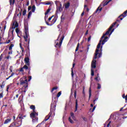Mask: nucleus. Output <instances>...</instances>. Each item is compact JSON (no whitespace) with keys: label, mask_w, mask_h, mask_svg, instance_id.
<instances>
[{"label":"nucleus","mask_w":127,"mask_h":127,"mask_svg":"<svg viewBox=\"0 0 127 127\" xmlns=\"http://www.w3.org/2000/svg\"><path fill=\"white\" fill-rule=\"evenodd\" d=\"M91 38H92V36H89L87 40L88 42H89V41L91 40Z\"/></svg>","instance_id":"nucleus-44"},{"label":"nucleus","mask_w":127,"mask_h":127,"mask_svg":"<svg viewBox=\"0 0 127 127\" xmlns=\"http://www.w3.org/2000/svg\"><path fill=\"white\" fill-rule=\"evenodd\" d=\"M10 86H11V83L8 85L6 87H7V88H6V91L7 92H8V90L9 89V87H10Z\"/></svg>","instance_id":"nucleus-35"},{"label":"nucleus","mask_w":127,"mask_h":127,"mask_svg":"<svg viewBox=\"0 0 127 127\" xmlns=\"http://www.w3.org/2000/svg\"><path fill=\"white\" fill-rule=\"evenodd\" d=\"M20 85H23L25 88L28 87V82L26 77H23L20 79Z\"/></svg>","instance_id":"nucleus-6"},{"label":"nucleus","mask_w":127,"mask_h":127,"mask_svg":"<svg viewBox=\"0 0 127 127\" xmlns=\"http://www.w3.org/2000/svg\"><path fill=\"white\" fill-rule=\"evenodd\" d=\"M80 46V44L78 43L77 45V47L76 48V49H75V52H77V51H78V50H79V47Z\"/></svg>","instance_id":"nucleus-32"},{"label":"nucleus","mask_w":127,"mask_h":127,"mask_svg":"<svg viewBox=\"0 0 127 127\" xmlns=\"http://www.w3.org/2000/svg\"><path fill=\"white\" fill-rule=\"evenodd\" d=\"M28 81L29 82L30 81V80H31V79H32V76H28Z\"/></svg>","instance_id":"nucleus-51"},{"label":"nucleus","mask_w":127,"mask_h":127,"mask_svg":"<svg viewBox=\"0 0 127 127\" xmlns=\"http://www.w3.org/2000/svg\"><path fill=\"white\" fill-rule=\"evenodd\" d=\"M6 25H5L4 26V28H3L4 30H5V29H6Z\"/></svg>","instance_id":"nucleus-64"},{"label":"nucleus","mask_w":127,"mask_h":127,"mask_svg":"<svg viewBox=\"0 0 127 127\" xmlns=\"http://www.w3.org/2000/svg\"><path fill=\"white\" fill-rule=\"evenodd\" d=\"M46 24H47L48 25H52V24H51L50 25V24H49V23L48 22L46 21Z\"/></svg>","instance_id":"nucleus-58"},{"label":"nucleus","mask_w":127,"mask_h":127,"mask_svg":"<svg viewBox=\"0 0 127 127\" xmlns=\"http://www.w3.org/2000/svg\"><path fill=\"white\" fill-rule=\"evenodd\" d=\"M70 117H74V113L73 112L70 113Z\"/></svg>","instance_id":"nucleus-53"},{"label":"nucleus","mask_w":127,"mask_h":127,"mask_svg":"<svg viewBox=\"0 0 127 127\" xmlns=\"http://www.w3.org/2000/svg\"><path fill=\"white\" fill-rule=\"evenodd\" d=\"M17 27H18V23H17L16 21L13 22L12 27L10 28V29H13L11 31L12 36H13V32L14 31V29H15V28H17Z\"/></svg>","instance_id":"nucleus-10"},{"label":"nucleus","mask_w":127,"mask_h":127,"mask_svg":"<svg viewBox=\"0 0 127 127\" xmlns=\"http://www.w3.org/2000/svg\"><path fill=\"white\" fill-rule=\"evenodd\" d=\"M98 78H99V73L97 74V77H96L95 78V80H96V81H97L98 82H99V79H98Z\"/></svg>","instance_id":"nucleus-41"},{"label":"nucleus","mask_w":127,"mask_h":127,"mask_svg":"<svg viewBox=\"0 0 127 127\" xmlns=\"http://www.w3.org/2000/svg\"><path fill=\"white\" fill-rule=\"evenodd\" d=\"M127 10L118 17V18L116 20V22H120L121 20H123L124 17H126V16H127Z\"/></svg>","instance_id":"nucleus-11"},{"label":"nucleus","mask_w":127,"mask_h":127,"mask_svg":"<svg viewBox=\"0 0 127 127\" xmlns=\"http://www.w3.org/2000/svg\"><path fill=\"white\" fill-rule=\"evenodd\" d=\"M32 8V7L31 6H29L28 8V10L29 11V10H31V9Z\"/></svg>","instance_id":"nucleus-48"},{"label":"nucleus","mask_w":127,"mask_h":127,"mask_svg":"<svg viewBox=\"0 0 127 127\" xmlns=\"http://www.w3.org/2000/svg\"><path fill=\"white\" fill-rule=\"evenodd\" d=\"M11 13H12V9L9 10V12L8 13V16H9L10 14H11Z\"/></svg>","instance_id":"nucleus-36"},{"label":"nucleus","mask_w":127,"mask_h":127,"mask_svg":"<svg viewBox=\"0 0 127 127\" xmlns=\"http://www.w3.org/2000/svg\"><path fill=\"white\" fill-rule=\"evenodd\" d=\"M3 98V93L1 92L0 93V99Z\"/></svg>","instance_id":"nucleus-39"},{"label":"nucleus","mask_w":127,"mask_h":127,"mask_svg":"<svg viewBox=\"0 0 127 127\" xmlns=\"http://www.w3.org/2000/svg\"><path fill=\"white\" fill-rule=\"evenodd\" d=\"M62 94V91H60L57 95V98H59V97H60L61 96V94Z\"/></svg>","instance_id":"nucleus-29"},{"label":"nucleus","mask_w":127,"mask_h":127,"mask_svg":"<svg viewBox=\"0 0 127 127\" xmlns=\"http://www.w3.org/2000/svg\"><path fill=\"white\" fill-rule=\"evenodd\" d=\"M38 113L36 112L31 113L30 114V117L32 119L33 123H38Z\"/></svg>","instance_id":"nucleus-7"},{"label":"nucleus","mask_w":127,"mask_h":127,"mask_svg":"<svg viewBox=\"0 0 127 127\" xmlns=\"http://www.w3.org/2000/svg\"><path fill=\"white\" fill-rule=\"evenodd\" d=\"M61 21H64V20L65 19V17L64 16V14H63V15L61 16Z\"/></svg>","instance_id":"nucleus-33"},{"label":"nucleus","mask_w":127,"mask_h":127,"mask_svg":"<svg viewBox=\"0 0 127 127\" xmlns=\"http://www.w3.org/2000/svg\"><path fill=\"white\" fill-rule=\"evenodd\" d=\"M94 70H93V69H91V76H94Z\"/></svg>","instance_id":"nucleus-50"},{"label":"nucleus","mask_w":127,"mask_h":127,"mask_svg":"<svg viewBox=\"0 0 127 127\" xmlns=\"http://www.w3.org/2000/svg\"><path fill=\"white\" fill-rule=\"evenodd\" d=\"M77 96V91L76 90H74V98L76 99Z\"/></svg>","instance_id":"nucleus-45"},{"label":"nucleus","mask_w":127,"mask_h":127,"mask_svg":"<svg viewBox=\"0 0 127 127\" xmlns=\"http://www.w3.org/2000/svg\"><path fill=\"white\" fill-rule=\"evenodd\" d=\"M110 120H111V118H109L105 123L104 124L105 127H106V125H107V127H111V124L112 123V121H110Z\"/></svg>","instance_id":"nucleus-15"},{"label":"nucleus","mask_w":127,"mask_h":127,"mask_svg":"<svg viewBox=\"0 0 127 127\" xmlns=\"http://www.w3.org/2000/svg\"><path fill=\"white\" fill-rule=\"evenodd\" d=\"M57 2H58V1H56L55 3L56 4L57 6V10L56 11V13L58 12V11H60V12H61L62 10H63V8H62V4L61 3H60V6H58L57 4Z\"/></svg>","instance_id":"nucleus-12"},{"label":"nucleus","mask_w":127,"mask_h":127,"mask_svg":"<svg viewBox=\"0 0 127 127\" xmlns=\"http://www.w3.org/2000/svg\"><path fill=\"white\" fill-rule=\"evenodd\" d=\"M13 46H14V45L13 44H11L9 47V50L10 51V52H9L8 53V54H12V47H13Z\"/></svg>","instance_id":"nucleus-16"},{"label":"nucleus","mask_w":127,"mask_h":127,"mask_svg":"<svg viewBox=\"0 0 127 127\" xmlns=\"http://www.w3.org/2000/svg\"><path fill=\"white\" fill-rule=\"evenodd\" d=\"M98 58H100V57H102V53H100L99 54L98 53Z\"/></svg>","instance_id":"nucleus-49"},{"label":"nucleus","mask_w":127,"mask_h":127,"mask_svg":"<svg viewBox=\"0 0 127 127\" xmlns=\"http://www.w3.org/2000/svg\"><path fill=\"white\" fill-rule=\"evenodd\" d=\"M65 8H69V6H70V2H67L64 5Z\"/></svg>","instance_id":"nucleus-23"},{"label":"nucleus","mask_w":127,"mask_h":127,"mask_svg":"<svg viewBox=\"0 0 127 127\" xmlns=\"http://www.w3.org/2000/svg\"><path fill=\"white\" fill-rule=\"evenodd\" d=\"M24 62L25 63V64L23 66V67L19 68L20 72H24V70H23V69H25V70L29 69L28 68V66H30V62H29V58H25Z\"/></svg>","instance_id":"nucleus-4"},{"label":"nucleus","mask_w":127,"mask_h":127,"mask_svg":"<svg viewBox=\"0 0 127 127\" xmlns=\"http://www.w3.org/2000/svg\"><path fill=\"white\" fill-rule=\"evenodd\" d=\"M116 24H117V22H115L114 23H113L109 27V28L108 29V30L106 32V33L103 34V36L101 37V38L104 39L105 38V37H106V35H109V34H110V32H111V30H112V29H113V27H114V26H115V25H116Z\"/></svg>","instance_id":"nucleus-9"},{"label":"nucleus","mask_w":127,"mask_h":127,"mask_svg":"<svg viewBox=\"0 0 127 127\" xmlns=\"http://www.w3.org/2000/svg\"><path fill=\"white\" fill-rule=\"evenodd\" d=\"M15 2V0H9L10 5H13Z\"/></svg>","instance_id":"nucleus-21"},{"label":"nucleus","mask_w":127,"mask_h":127,"mask_svg":"<svg viewBox=\"0 0 127 127\" xmlns=\"http://www.w3.org/2000/svg\"><path fill=\"white\" fill-rule=\"evenodd\" d=\"M4 86H5V84H4V81H3L2 82V85H0L1 89H2V88H3V87H4Z\"/></svg>","instance_id":"nucleus-34"},{"label":"nucleus","mask_w":127,"mask_h":127,"mask_svg":"<svg viewBox=\"0 0 127 127\" xmlns=\"http://www.w3.org/2000/svg\"><path fill=\"white\" fill-rule=\"evenodd\" d=\"M98 54H99V50L96 49L95 53L93 60L91 62V68L95 69L97 67V61L96 59L98 58Z\"/></svg>","instance_id":"nucleus-5"},{"label":"nucleus","mask_w":127,"mask_h":127,"mask_svg":"<svg viewBox=\"0 0 127 127\" xmlns=\"http://www.w3.org/2000/svg\"><path fill=\"white\" fill-rule=\"evenodd\" d=\"M10 42V40H8V41H6V42L3 43V44H8Z\"/></svg>","instance_id":"nucleus-37"},{"label":"nucleus","mask_w":127,"mask_h":127,"mask_svg":"<svg viewBox=\"0 0 127 127\" xmlns=\"http://www.w3.org/2000/svg\"><path fill=\"white\" fill-rule=\"evenodd\" d=\"M6 58L8 60V59H9V58H11V57L10 56H8L6 57Z\"/></svg>","instance_id":"nucleus-56"},{"label":"nucleus","mask_w":127,"mask_h":127,"mask_svg":"<svg viewBox=\"0 0 127 127\" xmlns=\"http://www.w3.org/2000/svg\"><path fill=\"white\" fill-rule=\"evenodd\" d=\"M26 14V9H24L23 11V15H25Z\"/></svg>","instance_id":"nucleus-40"},{"label":"nucleus","mask_w":127,"mask_h":127,"mask_svg":"<svg viewBox=\"0 0 127 127\" xmlns=\"http://www.w3.org/2000/svg\"><path fill=\"white\" fill-rule=\"evenodd\" d=\"M53 16H54V15L52 16L51 17H49L48 19L49 21H50V20L51 19H52V17H53Z\"/></svg>","instance_id":"nucleus-52"},{"label":"nucleus","mask_w":127,"mask_h":127,"mask_svg":"<svg viewBox=\"0 0 127 127\" xmlns=\"http://www.w3.org/2000/svg\"><path fill=\"white\" fill-rule=\"evenodd\" d=\"M52 22H53V23L54 24V23H55V22H56V19H55V18H54L53 20H52Z\"/></svg>","instance_id":"nucleus-47"},{"label":"nucleus","mask_w":127,"mask_h":127,"mask_svg":"<svg viewBox=\"0 0 127 127\" xmlns=\"http://www.w3.org/2000/svg\"><path fill=\"white\" fill-rule=\"evenodd\" d=\"M46 4L47 5H49L50 4H51V2H48L46 3Z\"/></svg>","instance_id":"nucleus-57"},{"label":"nucleus","mask_w":127,"mask_h":127,"mask_svg":"<svg viewBox=\"0 0 127 127\" xmlns=\"http://www.w3.org/2000/svg\"><path fill=\"white\" fill-rule=\"evenodd\" d=\"M36 9V7H35V5H33V6L32 7V12H35Z\"/></svg>","instance_id":"nucleus-25"},{"label":"nucleus","mask_w":127,"mask_h":127,"mask_svg":"<svg viewBox=\"0 0 127 127\" xmlns=\"http://www.w3.org/2000/svg\"><path fill=\"white\" fill-rule=\"evenodd\" d=\"M97 100H98V98H96L94 101H93V104H96L95 103V102H96V101H97Z\"/></svg>","instance_id":"nucleus-59"},{"label":"nucleus","mask_w":127,"mask_h":127,"mask_svg":"<svg viewBox=\"0 0 127 127\" xmlns=\"http://www.w3.org/2000/svg\"><path fill=\"white\" fill-rule=\"evenodd\" d=\"M30 108L31 109V110H33V113H35V106L34 105H31L30 107Z\"/></svg>","instance_id":"nucleus-22"},{"label":"nucleus","mask_w":127,"mask_h":127,"mask_svg":"<svg viewBox=\"0 0 127 127\" xmlns=\"http://www.w3.org/2000/svg\"><path fill=\"white\" fill-rule=\"evenodd\" d=\"M82 94H83V95H85V86L83 87Z\"/></svg>","instance_id":"nucleus-46"},{"label":"nucleus","mask_w":127,"mask_h":127,"mask_svg":"<svg viewBox=\"0 0 127 127\" xmlns=\"http://www.w3.org/2000/svg\"><path fill=\"white\" fill-rule=\"evenodd\" d=\"M32 14V12L31 11L29 12V13L28 14V19L30 18V16H31Z\"/></svg>","instance_id":"nucleus-28"},{"label":"nucleus","mask_w":127,"mask_h":127,"mask_svg":"<svg viewBox=\"0 0 127 127\" xmlns=\"http://www.w3.org/2000/svg\"><path fill=\"white\" fill-rule=\"evenodd\" d=\"M89 100L91 99V97H92V89H91V87L89 88Z\"/></svg>","instance_id":"nucleus-19"},{"label":"nucleus","mask_w":127,"mask_h":127,"mask_svg":"<svg viewBox=\"0 0 127 127\" xmlns=\"http://www.w3.org/2000/svg\"><path fill=\"white\" fill-rule=\"evenodd\" d=\"M103 9L102 7L100 8V6L97 8L96 10L95 11V12L97 13L98 12V11L99 10V11H101Z\"/></svg>","instance_id":"nucleus-24"},{"label":"nucleus","mask_w":127,"mask_h":127,"mask_svg":"<svg viewBox=\"0 0 127 127\" xmlns=\"http://www.w3.org/2000/svg\"><path fill=\"white\" fill-rule=\"evenodd\" d=\"M21 11H22V9H21V11H20L19 13H18L19 16H21Z\"/></svg>","instance_id":"nucleus-55"},{"label":"nucleus","mask_w":127,"mask_h":127,"mask_svg":"<svg viewBox=\"0 0 127 127\" xmlns=\"http://www.w3.org/2000/svg\"><path fill=\"white\" fill-rule=\"evenodd\" d=\"M15 31L16 33H17V34H18V33H19V29H18V28H16Z\"/></svg>","instance_id":"nucleus-38"},{"label":"nucleus","mask_w":127,"mask_h":127,"mask_svg":"<svg viewBox=\"0 0 127 127\" xmlns=\"http://www.w3.org/2000/svg\"><path fill=\"white\" fill-rule=\"evenodd\" d=\"M68 121L69 122V123H70V124H74V122H73V120L71 119V117L68 118Z\"/></svg>","instance_id":"nucleus-31"},{"label":"nucleus","mask_w":127,"mask_h":127,"mask_svg":"<svg viewBox=\"0 0 127 127\" xmlns=\"http://www.w3.org/2000/svg\"><path fill=\"white\" fill-rule=\"evenodd\" d=\"M115 30V29H113L112 30H111V32H110V34H112V33H113V32H114V31Z\"/></svg>","instance_id":"nucleus-60"},{"label":"nucleus","mask_w":127,"mask_h":127,"mask_svg":"<svg viewBox=\"0 0 127 127\" xmlns=\"http://www.w3.org/2000/svg\"><path fill=\"white\" fill-rule=\"evenodd\" d=\"M108 39H109V37H108V36L105 37L103 40V39L101 38L100 40L99 41V43L97 45V49H98L99 50V48H101V44H102V45H104L105 44V43H106V42H107V41H108V40H107Z\"/></svg>","instance_id":"nucleus-8"},{"label":"nucleus","mask_w":127,"mask_h":127,"mask_svg":"<svg viewBox=\"0 0 127 127\" xmlns=\"http://www.w3.org/2000/svg\"><path fill=\"white\" fill-rule=\"evenodd\" d=\"M28 68H28L27 69V70H29V71H28V75H30V66H28ZM30 68V69H29Z\"/></svg>","instance_id":"nucleus-43"},{"label":"nucleus","mask_w":127,"mask_h":127,"mask_svg":"<svg viewBox=\"0 0 127 127\" xmlns=\"http://www.w3.org/2000/svg\"><path fill=\"white\" fill-rule=\"evenodd\" d=\"M24 118H26V115H24L20 114L18 115V117H17V120H21V121H22V120H23Z\"/></svg>","instance_id":"nucleus-14"},{"label":"nucleus","mask_w":127,"mask_h":127,"mask_svg":"<svg viewBox=\"0 0 127 127\" xmlns=\"http://www.w3.org/2000/svg\"><path fill=\"white\" fill-rule=\"evenodd\" d=\"M112 0H109L108 2L106 4H104L103 6H105L106 4H108V3H109V2H111Z\"/></svg>","instance_id":"nucleus-54"},{"label":"nucleus","mask_w":127,"mask_h":127,"mask_svg":"<svg viewBox=\"0 0 127 127\" xmlns=\"http://www.w3.org/2000/svg\"><path fill=\"white\" fill-rule=\"evenodd\" d=\"M76 111H78V100H75V108L74 112H76Z\"/></svg>","instance_id":"nucleus-17"},{"label":"nucleus","mask_w":127,"mask_h":127,"mask_svg":"<svg viewBox=\"0 0 127 127\" xmlns=\"http://www.w3.org/2000/svg\"><path fill=\"white\" fill-rule=\"evenodd\" d=\"M97 85V89H98V90H100V89H101V84H100V83H98Z\"/></svg>","instance_id":"nucleus-42"},{"label":"nucleus","mask_w":127,"mask_h":127,"mask_svg":"<svg viewBox=\"0 0 127 127\" xmlns=\"http://www.w3.org/2000/svg\"><path fill=\"white\" fill-rule=\"evenodd\" d=\"M11 121V118L7 119L4 122V125H6V124H8V123H10Z\"/></svg>","instance_id":"nucleus-18"},{"label":"nucleus","mask_w":127,"mask_h":127,"mask_svg":"<svg viewBox=\"0 0 127 127\" xmlns=\"http://www.w3.org/2000/svg\"><path fill=\"white\" fill-rule=\"evenodd\" d=\"M95 109H96V106H94V107L92 109V112H94L95 111Z\"/></svg>","instance_id":"nucleus-61"},{"label":"nucleus","mask_w":127,"mask_h":127,"mask_svg":"<svg viewBox=\"0 0 127 127\" xmlns=\"http://www.w3.org/2000/svg\"><path fill=\"white\" fill-rule=\"evenodd\" d=\"M56 110V105L54 104H52L51 105V109H50V112L49 113V115H47L43 122H47V120H49L50 119V117H51V115H52V113L54 115H55V111Z\"/></svg>","instance_id":"nucleus-2"},{"label":"nucleus","mask_w":127,"mask_h":127,"mask_svg":"<svg viewBox=\"0 0 127 127\" xmlns=\"http://www.w3.org/2000/svg\"><path fill=\"white\" fill-rule=\"evenodd\" d=\"M26 5H27V6L29 5V1H28L27 2Z\"/></svg>","instance_id":"nucleus-63"},{"label":"nucleus","mask_w":127,"mask_h":127,"mask_svg":"<svg viewBox=\"0 0 127 127\" xmlns=\"http://www.w3.org/2000/svg\"><path fill=\"white\" fill-rule=\"evenodd\" d=\"M75 67V64H73L72 68H71V77L73 78L74 77V71H73V68Z\"/></svg>","instance_id":"nucleus-20"},{"label":"nucleus","mask_w":127,"mask_h":127,"mask_svg":"<svg viewBox=\"0 0 127 127\" xmlns=\"http://www.w3.org/2000/svg\"><path fill=\"white\" fill-rule=\"evenodd\" d=\"M16 120L17 121L16 122H15V127H19L20 126H21V125H22V120L20 119H17V118H16Z\"/></svg>","instance_id":"nucleus-13"},{"label":"nucleus","mask_w":127,"mask_h":127,"mask_svg":"<svg viewBox=\"0 0 127 127\" xmlns=\"http://www.w3.org/2000/svg\"><path fill=\"white\" fill-rule=\"evenodd\" d=\"M57 89H58V87H57V86H56V87L53 88L51 91V92L53 93V91H54V90H57Z\"/></svg>","instance_id":"nucleus-27"},{"label":"nucleus","mask_w":127,"mask_h":127,"mask_svg":"<svg viewBox=\"0 0 127 127\" xmlns=\"http://www.w3.org/2000/svg\"><path fill=\"white\" fill-rule=\"evenodd\" d=\"M13 75H14V72H12L11 75L8 77L6 78V80H8V79H9V78H11V77H12V76H13Z\"/></svg>","instance_id":"nucleus-30"},{"label":"nucleus","mask_w":127,"mask_h":127,"mask_svg":"<svg viewBox=\"0 0 127 127\" xmlns=\"http://www.w3.org/2000/svg\"><path fill=\"white\" fill-rule=\"evenodd\" d=\"M71 118L74 120V121L76 120V117H75V116H72Z\"/></svg>","instance_id":"nucleus-62"},{"label":"nucleus","mask_w":127,"mask_h":127,"mask_svg":"<svg viewBox=\"0 0 127 127\" xmlns=\"http://www.w3.org/2000/svg\"><path fill=\"white\" fill-rule=\"evenodd\" d=\"M50 10H51V8H49L46 12L45 13V15H47V14L50 12Z\"/></svg>","instance_id":"nucleus-26"},{"label":"nucleus","mask_w":127,"mask_h":127,"mask_svg":"<svg viewBox=\"0 0 127 127\" xmlns=\"http://www.w3.org/2000/svg\"><path fill=\"white\" fill-rule=\"evenodd\" d=\"M25 35L24 36V40L28 43V49H29V42H30V37L28 33V27H24Z\"/></svg>","instance_id":"nucleus-3"},{"label":"nucleus","mask_w":127,"mask_h":127,"mask_svg":"<svg viewBox=\"0 0 127 127\" xmlns=\"http://www.w3.org/2000/svg\"><path fill=\"white\" fill-rule=\"evenodd\" d=\"M65 36L63 34L61 36V33L59 35L57 39L55 41V47L56 48H61Z\"/></svg>","instance_id":"nucleus-1"}]
</instances>
